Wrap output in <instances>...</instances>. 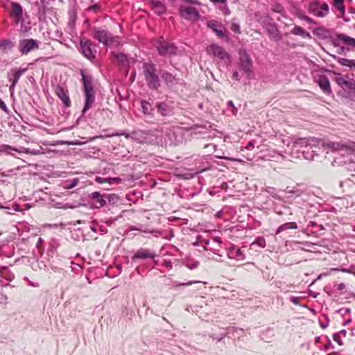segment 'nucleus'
I'll list each match as a JSON object with an SVG mask.
<instances>
[{
	"label": "nucleus",
	"mask_w": 355,
	"mask_h": 355,
	"mask_svg": "<svg viewBox=\"0 0 355 355\" xmlns=\"http://www.w3.org/2000/svg\"><path fill=\"white\" fill-rule=\"evenodd\" d=\"M97 44L87 37L80 40L79 51L82 55L92 62H94L96 58Z\"/></svg>",
	"instance_id": "7ed1b4c3"
},
{
	"label": "nucleus",
	"mask_w": 355,
	"mask_h": 355,
	"mask_svg": "<svg viewBox=\"0 0 355 355\" xmlns=\"http://www.w3.org/2000/svg\"><path fill=\"white\" fill-rule=\"evenodd\" d=\"M55 93L58 98L62 101L65 107H69L71 101L69 97L68 90L61 85H57L55 89Z\"/></svg>",
	"instance_id": "dca6fc26"
},
{
	"label": "nucleus",
	"mask_w": 355,
	"mask_h": 355,
	"mask_svg": "<svg viewBox=\"0 0 355 355\" xmlns=\"http://www.w3.org/2000/svg\"><path fill=\"white\" fill-rule=\"evenodd\" d=\"M223 12L225 15H229L230 14V11L226 6L223 8Z\"/></svg>",
	"instance_id": "69168bd1"
},
{
	"label": "nucleus",
	"mask_w": 355,
	"mask_h": 355,
	"mask_svg": "<svg viewBox=\"0 0 355 355\" xmlns=\"http://www.w3.org/2000/svg\"><path fill=\"white\" fill-rule=\"evenodd\" d=\"M230 29L236 33H241L240 26L239 24L232 23Z\"/></svg>",
	"instance_id": "c03bdc74"
},
{
	"label": "nucleus",
	"mask_w": 355,
	"mask_h": 355,
	"mask_svg": "<svg viewBox=\"0 0 355 355\" xmlns=\"http://www.w3.org/2000/svg\"><path fill=\"white\" fill-rule=\"evenodd\" d=\"M143 73L148 87L150 89H157L161 85V81L155 64L151 61L143 64Z\"/></svg>",
	"instance_id": "f03ea898"
},
{
	"label": "nucleus",
	"mask_w": 355,
	"mask_h": 355,
	"mask_svg": "<svg viewBox=\"0 0 355 355\" xmlns=\"http://www.w3.org/2000/svg\"><path fill=\"white\" fill-rule=\"evenodd\" d=\"M216 157L217 158H219V159H226V160L241 162V160H239V159H235V158H232V157H227V156H219V155H216Z\"/></svg>",
	"instance_id": "603ef678"
},
{
	"label": "nucleus",
	"mask_w": 355,
	"mask_h": 355,
	"mask_svg": "<svg viewBox=\"0 0 355 355\" xmlns=\"http://www.w3.org/2000/svg\"><path fill=\"white\" fill-rule=\"evenodd\" d=\"M255 144V140H251L250 141L248 142V145L245 146V148L247 150H251L254 148Z\"/></svg>",
	"instance_id": "49530a36"
},
{
	"label": "nucleus",
	"mask_w": 355,
	"mask_h": 355,
	"mask_svg": "<svg viewBox=\"0 0 355 355\" xmlns=\"http://www.w3.org/2000/svg\"><path fill=\"white\" fill-rule=\"evenodd\" d=\"M300 298V297L291 296L289 297V300L293 304L295 305H300L299 303V300Z\"/></svg>",
	"instance_id": "a18cd8bd"
},
{
	"label": "nucleus",
	"mask_w": 355,
	"mask_h": 355,
	"mask_svg": "<svg viewBox=\"0 0 355 355\" xmlns=\"http://www.w3.org/2000/svg\"><path fill=\"white\" fill-rule=\"evenodd\" d=\"M277 31V26L274 23H270L268 26V31L270 34L275 33Z\"/></svg>",
	"instance_id": "79ce46f5"
},
{
	"label": "nucleus",
	"mask_w": 355,
	"mask_h": 355,
	"mask_svg": "<svg viewBox=\"0 0 355 355\" xmlns=\"http://www.w3.org/2000/svg\"><path fill=\"white\" fill-rule=\"evenodd\" d=\"M115 58L119 64L122 66H125L128 64V56L124 53H116L115 55Z\"/></svg>",
	"instance_id": "f704fd0d"
},
{
	"label": "nucleus",
	"mask_w": 355,
	"mask_h": 355,
	"mask_svg": "<svg viewBox=\"0 0 355 355\" xmlns=\"http://www.w3.org/2000/svg\"><path fill=\"white\" fill-rule=\"evenodd\" d=\"M28 70V67L13 68L7 73L8 80L13 83H17L20 77Z\"/></svg>",
	"instance_id": "2eb2a0df"
},
{
	"label": "nucleus",
	"mask_w": 355,
	"mask_h": 355,
	"mask_svg": "<svg viewBox=\"0 0 355 355\" xmlns=\"http://www.w3.org/2000/svg\"><path fill=\"white\" fill-rule=\"evenodd\" d=\"M198 266H199V262L198 261H194L192 263L187 264V267L188 268H189L190 270H193V269L196 268Z\"/></svg>",
	"instance_id": "8fccbe9b"
},
{
	"label": "nucleus",
	"mask_w": 355,
	"mask_h": 355,
	"mask_svg": "<svg viewBox=\"0 0 355 355\" xmlns=\"http://www.w3.org/2000/svg\"><path fill=\"white\" fill-rule=\"evenodd\" d=\"M58 243L55 240H52V242L51 243V250H53V248H56L58 246Z\"/></svg>",
	"instance_id": "e2e57ef3"
},
{
	"label": "nucleus",
	"mask_w": 355,
	"mask_h": 355,
	"mask_svg": "<svg viewBox=\"0 0 355 355\" xmlns=\"http://www.w3.org/2000/svg\"><path fill=\"white\" fill-rule=\"evenodd\" d=\"M0 46L3 47V48H6V47L11 48V47L14 46V44L9 40H3L0 41Z\"/></svg>",
	"instance_id": "ea45409f"
},
{
	"label": "nucleus",
	"mask_w": 355,
	"mask_h": 355,
	"mask_svg": "<svg viewBox=\"0 0 355 355\" xmlns=\"http://www.w3.org/2000/svg\"><path fill=\"white\" fill-rule=\"evenodd\" d=\"M0 303L2 304H6L7 303V297L2 292H0Z\"/></svg>",
	"instance_id": "de8ad7c7"
},
{
	"label": "nucleus",
	"mask_w": 355,
	"mask_h": 355,
	"mask_svg": "<svg viewBox=\"0 0 355 355\" xmlns=\"http://www.w3.org/2000/svg\"><path fill=\"white\" fill-rule=\"evenodd\" d=\"M16 85H17V83H11V85L9 88V90H10V92L11 94H12L14 93Z\"/></svg>",
	"instance_id": "4d7b16f0"
},
{
	"label": "nucleus",
	"mask_w": 355,
	"mask_h": 355,
	"mask_svg": "<svg viewBox=\"0 0 355 355\" xmlns=\"http://www.w3.org/2000/svg\"><path fill=\"white\" fill-rule=\"evenodd\" d=\"M153 45L161 56L173 55L176 54L177 47L166 40L162 37L154 40Z\"/></svg>",
	"instance_id": "39448f33"
},
{
	"label": "nucleus",
	"mask_w": 355,
	"mask_h": 355,
	"mask_svg": "<svg viewBox=\"0 0 355 355\" xmlns=\"http://www.w3.org/2000/svg\"><path fill=\"white\" fill-rule=\"evenodd\" d=\"M122 135L125 136L126 138H128L130 137L129 134L123 132L113 133L112 135H107V137H113V136H122Z\"/></svg>",
	"instance_id": "09e8293b"
},
{
	"label": "nucleus",
	"mask_w": 355,
	"mask_h": 355,
	"mask_svg": "<svg viewBox=\"0 0 355 355\" xmlns=\"http://www.w3.org/2000/svg\"><path fill=\"white\" fill-rule=\"evenodd\" d=\"M338 62L343 65V66H347V67H352L353 64H354V60H349V59H346V58H340L339 60H338Z\"/></svg>",
	"instance_id": "58836bf2"
},
{
	"label": "nucleus",
	"mask_w": 355,
	"mask_h": 355,
	"mask_svg": "<svg viewBox=\"0 0 355 355\" xmlns=\"http://www.w3.org/2000/svg\"><path fill=\"white\" fill-rule=\"evenodd\" d=\"M307 228L311 232L318 234V235L322 234L321 232L325 230L324 225L316 220L309 221L307 225Z\"/></svg>",
	"instance_id": "5701e85b"
},
{
	"label": "nucleus",
	"mask_w": 355,
	"mask_h": 355,
	"mask_svg": "<svg viewBox=\"0 0 355 355\" xmlns=\"http://www.w3.org/2000/svg\"><path fill=\"white\" fill-rule=\"evenodd\" d=\"M0 108L3 110L5 112H8V109L6 105V103L0 98Z\"/></svg>",
	"instance_id": "3c124183"
},
{
	"label": "nucleus",
	"mask_w": 355,
	"mask_h": 355,
	"mask_svg": "<svg viewBox=\"0 0 355 355\" xmlns=\"http://www.w3.org/2000/svg\"><path fill=\"white\" fill-rule=\"evenodd\" d=\"M333 339L335 342H336L339 345H343V343L340 338V336H339L338 333H334L333 334Z\"/></svg>",
	"instance_id": "37998d69"
},
{
	"label": "nucleus",
	"mask_w": 355,
	"mask_h": 355,
	"mask_svg": "<svg viewBox=\"0 0 355 355\" xmlns=\"http://www.w3.org/2000/svg\"><path fill=\"white\" fill-rule=\"evenodd\" d=\"M337 38L345 44L355 48V39L345 34L337 35Z\"/></svg>",
	"instance_id": "c85d7f7f"
},
{
	"label": "nucleus",
	"mask_w": 355,
	"mask_h": 355,
	"mask_svg": "<svg viewBox=\"0 0 355 355\" xmlns=\"http://www.w3.org/2000/svg\"><path fill=\"white\" fill-rule=\"evenodd\" d=\"M214 3H225L227 0H210Z\"/></svg>",
	"instance_id": "680f3d73"
},
{
	"label": "nucleus",
	"mask_w": 355,
	"mask_h": 355,
	"mask_svg": "<svg viewBox=\"0 0 355 355\" xmlns=\"http://www.w3.org/2000/svg\"><path fill=\"white\" fill-rule=\"evenodd\" d=\"M141 107L142 112L145 115H153L154 112V107L150 102L145 100L141 101Z\"/></svg>",
	"instance_id": "cd10ccee"
},
{
	"label": "nucleus",
	"mask_w": 355,
	"mask_h": 355,
	"mask_svg": "<svg viewBox=\"0 0 355 355\" xmlns=\"http://www.w3.org/2000/svg\"><path fill=\"white\" fill-rule=\"evenodd\" d=\"M332 4L342 15H345V7L344 5V0H333Z\"/></svg>",
	"instance_id": "72a5a7b5"
},
{
	"label": "nucleus",
	"mask_w": 355,
	"mask_h": 355,
	"mask_svg": "<svg viewBox=\"0 0 355 355\" xmlns=\"http://www.w3.org/2000/svg\"><path fill=\"white\" fill-rule=\"evenodd\" d=\"M243 330L241 329H238L236 327H228L227 329V331H222L220 334H211L210 335V337L212 338L214 340H216L217 341L222 340L227 335V334H234V332L236 333L237 335H240V333H241Z\"/></svg>",
	"instance_id": "393cba45"
},
{
	"label": "nucleus",
	"mask_w": 355,
	"mask_h": 355,
	"mask_svg": "<svg viewBox=\"0 0 355 355\" xmlns=\"http://www.w3.org/2000/svg\"><path fill=\"white\" fill-rule=\"evenodd\" d=\"M311 141H313V139H307V138H300L295 141L294 146L295 147L304 148L305 149L302 150V152L304 155V157L306 159H313L315 154V151L313 150L310 153V150L313 148L311 145Z\"/></svg>",
	"instance_id": "6e6552de"
},
{
	"label": "nucleus",
	"mask_w": 355,
	"mask_h": 355,
	"mask_svg": "<svg viewBox=\"0 0 355 355\" xmlns=\"http://www.w3.org/2000/svg\"><path fill=\"white\" fill-rule=\"evenodd\" d=\"M162 265L168 268H171L173 263L171 260H164Z\"/></svg>",
	"instance_id": "864d4df0"
},
{
	"label": "nucleus",
	"mask_w": 355,
	"mask_h": 355,
	"mask_svg": "<svg viewBox=\"0 0 355 355\" xmlns=\"http://www.w3.org/2000/svg\"><path fill=\"white\" fill-rule=\"evenodd\" d=\"M132 230H137L141 232L144 233H150L152 234L155 237H159L162 236V232L159 230H148L147 229H143V225H140L139 227H135V226H130L128 229L127 230V232H129Z\"/></svg>",
	"instance_id": "bb28decb"
},
{
	"label": "nucleus",
	"mask_w": 355,
	"mask_h": 355,
	"mask_svg": "<svg viewBox=\"0 0 355 355\" xmlns=\"http://www.w3.org/2000/svg\"><path fill=\"white\" fill-rule=\"evenodd\" d=\"M311 12L316 17H324L329 13V6L324 3L320 8H311Z\"/></svg>",
	"instance_id": "a878e982"
},
{
	"label": "nucleus",
	"mask_w": 355,
	"mask_h": 355,
	"mask_svg": "<svg viewBox=\"0 0 355 355\" xmlns=\"http://www.w3.org/2000/svg\"><path fill=\"white\" fill-rule=\"evenodd\" d=\"M338 333L339 334V336H341V335H342V336H344V337H345V336H346V334H347V331H346V330H345V329H343V330L340 331H339V332H338Z\"/></svg>",
	"instance_id": "338daca9"
},
{
	"label": "nucleus",
	"mask_w": 355,
	"mask_h": 355,
	"mask_svg": "<svg viewBox=\"0 0 355 355\" xmlns=\"http://www.w3.org/2000/svg\"><path fill=\"white\" fill-rule=\"evenodd\" d=\"M80 73L82 77L81 82L85 96V105L82 111L83 115L92 107L95 101V91L92 76L85 69H81Z\"/></svg>",
	"instance_id": "f257e3e1"
},
{
	"label": "nucleus",
	"mask_w": 355,
	"mask_h": 355,
	"mask_svg": "<svg viewBox=\"0 0 355 355\" xmlns=\"http://www.w3.org/2000/svg\"><path fill=\"white\" fill-rule=\"evenodd\" d=\"M13 151L17 153V148L7 144H0V153H4L6 155L15 156Z\"/></svg>",
	"instance_id": "2f4dec72"
},
{
	"label": "nucleus",
	"mask_w": 355,
	"mask_h": 355,
	"mask_svg": "<svg viewBox=\"0 0 355 355\" xmlns=\"http://www.w3.org/2000/svg\"><path fill=\"white\" fill-rule=\"evenodd\" d=\"M87 11H94L96 13H98L101 11V8L98 4L94 3V5L89 6L87 8Z\"/></svg>",
	"instance_id": "a19ab883"
},
{
	"label": "nucleus",
	"mask_w": 355,
	"mask_h": 355,
	"mask_svg": "<svg viewBox=\"0 0 355 355\" xmlns=\"http://www.w3.org/2000/svg\"><path fill=\"white\" fill-rule=\"evenodd\" d=\"M284 193V199L285 202L293 204L295 202V200L302 196L305 191L300 188V185H296L293 187H287L284 190H283Z\"/></svg>",
	"instance_id": "9d476101"
},
{
	"label": "nucleus",
	"mask_w": 355,
	"mask_h": 355,
	"mask_svg": "<svg viewBox=\"0 0 355 355\" xmlns=\"http://www.w3.org/2000/svg\"><path fill=\"white\" fill-rule=\"evenodd\" d=\"M227 255L229 258L234 259L237 261H242L245 258L243 250L234 245L229 249Z\"/></svg>",
	"instance_id": "aec40b11"
},
{
	"label": "nucleus",
	"mask_w": 355,
	"mask_h": 355,
	"mask_svg": "<svg viewBox=\"0 0 355 355\" xmlns=\"http://www.w3.org/2000/svg\"><path fill=\"white\" fill-rule=\"evenodd\" d=\"M132 139L138 141L139 143H144L146 141L145 133L142 131H135L132 133Z\"/></svg>",
	"instance_id": "473e14b6"
},
{
	"label": "nucleus",
	"mask_w": 355,
	"mask_h": 355,
	"mask_svg": "<svg viewBox=\"0 0 355 355\" xmlns=\"http://www.w3.org/2000/svg\"><path fill=\"white\" fill-rule=\"evenodd\" d=\"M178 12L182 18L187 21H197L200 19L199 12L193 7L180 6Z\"/></svg>",
	"instance_id": "9b49d317"
},
{
	"label": "nucleus",
	"mask_w": 355,
	"mask_h": 355,
	"mask_svg": "<svg viewBox=\"0 0 355 355\" xmlns=\"http://www.w3.org/2000/svg\"><path fill=\"white\" fill-rule=\"evenodd\" d=\"M327 146L329 148L331 149L333 151H340L347 149V147L345 145L338 142H330Z\"/></svg>",
	"instance_id": "c9c22d12"
},
{
	"label": "nucleus",
	"mask_w": 355,
	"mask_h": 355,
	"mask_svg": "<svg viewBox=\"0 0 355 355\" xmlns=\"http://www.w3.org/2000/svg\"><path fill=\"white\" fill-rule=\"evenodd\" d=\"M207 53L214 58L218 59V62L227 65L231 62L230 55L225 50L223 47L217 44H213L207 48Z\"/></svg>",
	"instance_id": "20e7f679"
},
{
	"label": "nucleus",
	"mask_w": 355,
	"mask_h": 355,
	"mask_svg": "<svg viewBox=\"0 0 355 355\" xmlns=\"http://www.w3.org/2000/svg\"><path fill=\"white\" fill-rule=\"evenodd\" d=\"M198 282L196 281H190V282H188L187 283H182V284H180L179 286H189V285H191L193 283H197Z\"/></svg>",
	"instance_id": "0e129e2a"
},
{
	"label": "nucleus",
	"mask_w": 355,
	"mask_h": 355,
	"mask_svg": "<svg viewBox=\"0 0 355 355\" xmlns=\"http://www.w3.org/2000/svg\"><path fill=\"white\" fill-rule=\"evenodd\" d=\"M227 105L229 107H231L232 108V113L234 114H236L237 110H236V108L235 107L232 101H229L227 102Z\"/></svg>",
	"instance_id": "6e6d98bb"
},
{
	"label": "nucleus",
	"mask_w": 355,
	"mask_h": 355,
	"mask_svg": "<svg viewBox=\"0 0 355 355\" xmlns=\"http://www.w3.org/2000/svg\"><path fill=\"white\" fill-rule=\"evenodd\" d=\"M345 284L344 283H340L338 285L337 290L338 291H343L345 288Z\"/></svg>",
	"instance_id": "13d9d810"
},
{
	"label": "nucleus",
	"mask_w": 355,
	"mask_h": 355,
	"mask_svg": "<svg viewBox=\"0 0 355 355\" xmlns=\"http://www.w3.org/2000/svg\"><path fill=\"white\" fill-rule=\"evenodd\" d=\"M17 153H18L29 154V155H38V154H40V150H35V149L24 148V147H20L19 148H17Z\"/></svg>",
	"instance_id": "4c0bfd02"
},
{
	"label": "nucleus",
	"mask_w": 355,
	"mask_h": 355,
	"mask_svg": "<svg viewBox=\"0 0 355 355\" xmlns=\"http://www.w3.org/2000/svg\"><path fill=\"white\" fill-rule=\"evenodd\" d=\"M317 83L321 89L327 94H329L331 92L330 83L328 78L324 76H319L317 79Z\"/></svg>",
	"instance_id": "4be33fe9"
},
{
	"label": "nucleus",
	"mask_w": 355,
	"mask_h": 355,
	"mask_svg": "<svg viewBox=\"0 0 355 355\" xmlns=\"http://www.w3.org/2000/svg\"><path fill=\"white\" fill-rule=\"evenodd\" d=\"M207 26L211 28L216 34L219 37H222L225 35V27L219 22L216 20H210L207 22Z\"/></svg>",
	"instance_id": "6ab92c4d"
},
{
	"label": "nucleus",
	"mask_w": 355,
	"mask_h": 355,
	"mask_svg": "<svg viewBox=\"0 0 355 355\" xmlns=\"http://www.w3.org/2000/svg\"><path fill=\"white\" fill-rule=\"evenodd\" d=\"M10 15L15 18V22L18 24L22 21L23 18V9L21 6L16 2L11 3Z\"/></svg>",
	"instance_id": "f3484780"
},
{
	"label": "nucleus",
	"mask_w": 355,
	"mask_h": 355,
	"mask_svg": "<svg viewBox=\"0 0 355 355\" xmlns=\"http://www.w3.org/2000/svg\"><path fill=\"white\" fill-rule=\"evenodd\" d=\"M91 199L94 207L100 209L104 207L107 202L114 203L118 200V197L116 194H101L99 192L95 191L91 194Z\"/></svg>",
	"instance_id": "423d86ee"
},
{
	"label": "nucleus",
	"mask_w": 355,
	"mask_h": 355,
	"mask_svg": "<svg viewBox=\"0 0 355 355\" xmlns=\"http://www.w3.org/2000/svg\"><path fill=\"white\" fill-rule=\"evenodd\" d=\"M266 245V243L265 239L263 237H259L251 243L250 247L254 248L255 246H258L259 248H264Z\"/></svg>",
	"instance_id": "e433bc0d"
},
{
	"label": "nucleus",
	"mask_w": 355,
	"mask_h": 355,
	"mask_svg": "<svg viewBox=\"0 0 355 355\" xmlns=\"http://www.w3.org/2000/svg\"><path fill=\"white\" fill-rule=\"evenodd\" d=\"M291 33L295 35H300L302 37H309V33L306 32L303 28L295 26L291 31Z\"/></svg>",
	"instance_id": "7c9ffc66"
},
{
	"label": "nucleus",
	"mask_w": 355,
	"mask_h": 355,
	"mask_svg": "<svg viewBox=\"0 0 355 355\" xmlns=\"http://www.w3.org/2000/svg\"><path fill=\"white\" fill-rule=\"evenodd\" d=\"M300 18L302 19H304V21H306L309 24H314L313 20L311 17H309L308 16L303 15V16L300 17Z\"/></svg>",
	"instance_id": "5fc2aeb1"
},
{
	"label": "nucleus",
	"mask_w": 355,
	"mask_h": 355,
	"mask_svg": "<svg viewBox=\"0 0 355 355\" xmlns=\"http://www.w3.org/2000/svg\"><path fill=\"white\" fill-rule=\"evenodd\" d=\"M13 169H11V170H9L6 172V173H3V175L5 176H9L10 175H11V173L13 172Z\"/></svg>",
	"instance_id": "774afa93"
},
{
	"label": "nucleus",
	"mask_w": 355,
	"mask_h": 355,
	"mask_svg": "<svg viewBox=\"0 0 355 355\" xmlns=\"http://www.w3.org/2000/svg\"><path fill=\"white\" fill-rule=\"evenodd\" d=\"M151 9L158 15H162L166 12V7L164 3L159 0H150Z\"/></svg>",
	"instance_id": "b1692460"
},
{
	"label": "nucleus",
	"mask_w": 355,
	"mask_h": 355,
	"mask_svg": "<svg viewBox=\"0 0 355 355\" xmlns=\"http://www.w3.org/2000/svg\"><path fill=\"white\" fill-rule=\"evenodd\" d=\"M92 36L94 39L97 40L99 42L104 45H111L114 42V37L112 35L106 30L94 28L92 30Z\"/></svg>",
	"instance_id": "1a4fd4ad"
},
{
	"label": "nucleus",
	"mask_w": 355,
	"mask_h": 355,
	"mask_svg": "<svg viewBox=\"0 0 355 355\" xmlns=\"http://www.w3.org/2000/svg\"><path fill=\"white\" fill-rule=\"evenodd\" d=\"M232 77L233 78H234L235 80H239V72L237 71H234L232 73Z\"/></svg>",
	"instance_id": "bf43d9fd"
},
{
	"label": "nucleus",
	"mask_w": 355,
	"mask_h": 355,
	"mask_svg": "<svg viewBox=\"0 0 355 355\" xmlns=\"http://www.w3.org/2000/svg\"><path fill=\"white\" fill-rule=\"evenodd\" d=\"M239 67L245 73L247 74L248 78L253 76L252 61L245 49L239 51Z\"/></svg>",
	"instance_id": "0eeeda50"
},
{
	"label": "nucleus",
	"mask_w": 355,
	"mask_h": 355,
	"mask_svg": "<svg viewBox=\"0 0 355 355\" xmlns=\"http://www.w3.org/2000/svg\"><path fill=\"white\" fill-rule=\"evenodd\" d=\"M18 49L22 55H27L30 52L39 49V42L33 39H23L19 42Z\"/></svg>",
	"instance_id": "f8f14e48"
},
{
	"label": "nucleus",
	"mask_w": 355,
	"mask_h": 355,
	"mask_svg": "<svg viewBox=\"0 0 355 355\" xmlns=\"http://www.w3.org/2000/svg\"><path fill=\"white\" fill-rule=\"evenodd\" d=\"M157 254L155 250L149 248H141L138 249L132 257L133 261L137 259L141 260H154Z\"/></svg>",
	"instance_id": "ddd939ff"
},
{
	"label": "nucleus",
	"mask_w": 355,
	"mask_h": 355,
	"mask_svg": "<svg viewBox=\"0 0 355 355\" xmlns=\"http://www.w3.org/2000/svg\"><path fill=\"white\" fill-rule=\"evenodd\" d=\"M160 76L166 86L168 87H171L178 84V79L175 77V76L173 75L167 71H161Z\"/></svg>",
	"instance_id": "412c9836"
},
{
	"label": "nucleus",
	"mask_w": 355,
	"mask_h": 355,
	"mask_svg": "<svg viewBox=\"0 0 355 355\" xmlns=\"http://www.w3.org/2000/svg\"><path fill=\"white\" fill-rule=\"evenodd\" d=\"M78 180L73 179L70 184V186L68 187V188H73L78 184Z\"/></svg>",
	"instance_id": "052dcab7"
},
{
	"label": "nucleus",
	"mask_w": 355,
	"mask_h": 355,
	"mask_svg": "<svg viewBox=\"0 0 355 355\" xmlns=\"http://www.w3.org/2000/svg\"><path fill=\"white\" fill-rule=\"evenodd\" d=\"M297 228V223L295 222L291 223H286L284 224L281 225L276 230L275 234L277 235L281 232L286 231L287 230L293 229L295 230Z\"/></svg>",
	"instance_id": "c756f323"
},
{
	"label": "nucleus",
	"mask_w": 355,
	"mask_h": 355,
	"mask_svg": "<svg viewBox=\"0 0 355 355\" xmlns=\"http://www.w3.org/2000/svg\"><path fill=\"white\" fill-rule=\"evenodd\" d=\"M337 83L349 94H355V81L352 79H346L339 77L336 79Z\"/></svg>",
	"instance_id": "4468645a"
},
{
	"label": "nucleus",
	"mask_w": 355,
	"mask_h": 355,
	"mask_svg": "<svg viewBox=\"0 0 355 355\" xmlns=\"http://www.w3.org/2000/svg\"><path fill=\"white\" fill-rule=\"evenodd\" d=\"M156 108L157 110V112L162 116H168L173 112V106L171 103L168 101L157 103Z\"/></svg>",
	"instance_id": "a211bd4d"
}]
</instances>
